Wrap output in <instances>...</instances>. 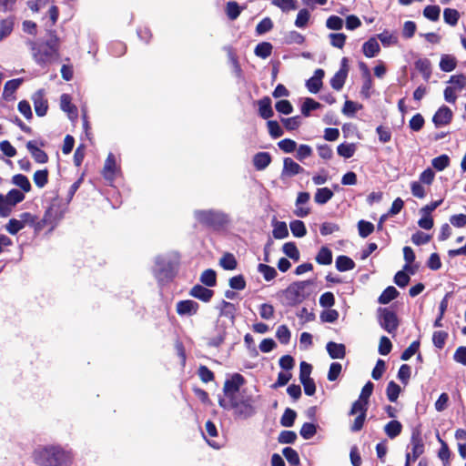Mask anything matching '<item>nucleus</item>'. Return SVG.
Wrapping results in <instances>:
<instances>
[{"mask_svg": "<svg viewBox=\"0 0 466 466\" xmlns=\"http://www.w3.org/2000/svg\"><path fill=\"white\" fill-rule=\"evenodd\" d=\"M334 196L333 191L329 187H320L316 190L314 201L319 205L328 203Z\"/></svg>", "mask_w": 466, "mask_h": 466, "instance_id": "cd10ccee", "label": "nucleus"}, {"mask_svg": "<svg viewBox=\"0 0 466 466\" xmlns=\"http://www.w3.org/2000/svg\"><path fill=\"white\" fill-rule=\"evenodd\" d=\"M359 235L361 238L369 237L374 231V225L366 220H360L358 222Z\"/></svg>", "mask_w": 466, "mask_h": 466, "instance_id": "69168bd1", "label": "nucleus"}, {"mask_svg": "<svg viewBox=\"0 0 466 466\" xmlns=\"http://www.w3.org/2000/svg\"><path fill=\"white\" fill-rule=\"evenodd\" d=\"M309 18H310L309 11L306 8L300 9L297 15V17L295 20V25L299 28H304L307 26Z\"/></svg>", "mask_w": 466, "mask_h": 466, "instance_id": "680f3d73", "label": "nucleus"}, {"mask_svg": "<svg viewBox=\"0 0 466 466\" xmlns=\"http://www.w3.org/2000/svg\"><path fill=\"white\" fill-rule=\"evenodd\" d=\"M272 161L268 152H258L253 157V165L257 170H264Z\"/></svg>", "mask_w": 466, "mask_h": 466, "instance_id": "4be33fe9", "label": "nucleus"}, {"mask_svg": "<svg viewBox=\"0 0 466 466\" xmlns=\"http://www.w3.org/2000/svg\"><path fill=\"white\" fill-rule=\"evenodd\" d=\"M276 337L281 344H288L290 340V331L286 325H280L276 331Z\"/></svg>", "mask_w": 466, "mask_h": 466, "instance_id": "338daca9", "label": "nucleus"}, {"mask_svg": "<svg viewBox=\"0 0 466 466\" xmlns=\"http://www.w3.org/2000/svg\"><path fill=\"white\" fill-rule=\"evenodd\" d=\"M35 114L38 116H45L48 110V101L46 98V94L44 89H39L32 95L31 97Z\"/></svg>", "mask_w": 466, "mask_h": 466, "instance_id": "1a4fd4ad", "label": "nucleus"}, {"mask_svg": "<svg viewBox=\"0 0 466 466\" xmlns=\"http://www.w3.org/2000/svg\"><path fill=\"white\" fill-rule=\"evenodd\" d=\"M258 114L263 119H268L273 115V109L271 106V99L268 96H264L258 101Z\"/></svg>", "mask_w": 466, "mask_h": 466, "instance_id": "5701e85b", "label": "nucleus"}, {"mask_svg": "<svg viewBox=\"0 0 466 466\" xmlns=\"http://www.w3.org/2000/svg\"><path fill=\"white\" fill-rule=\"evenodd\" d=\"M452 111L447 106H441L432 117V122L436 127L446 126L452 120Z\"/></svg>", "mask_w": 466, "mask_h": 466, "instance_id": "f8f14e48", "label": "nucleus"}, {"mask_svg": "<svg viewBox=\"0 0 466 466\" xmlns=\"http://www.w3.org/2000/svg\"><path fill=\"white\" fill-rule=\"evenodd\" d=\"M305 169L291 157H285L283 159V167L281 171V177H292L296 175L301 174Z\"/></svg>", "mask_w": 466, "mask_h": 466, "instance_id": "ddd939ff", "label": "nucleus"}, {"mask_svg": "<svg viewBox=\"0 0 466 466\" xmlns=\"http://www.w3.org/2000/svg\"><path fill=\"white\" fill-rule=\"evenodd\" d=\"M189 295L203 302H209L214 296V290L204 287L200 284H196L189 290Z\"/></svg>", "mask_w": 466, "mask_h": 466, "instance_id": "2eb2a0df", "label": "nucleus"}, {"mask_svg": "<svg viewBox=\"0 0 466 466\" xmlns=\"http://www.w3.org/2000/svg\"><path fill=\"white\" fill-rule=\"evenodd\" d=\"M440 68L443 72H451L457 66V59L452 55L444 54L441 56Z\"/></svg>", "mask_w": 466, "mask_h": 466, "instance_id": "a878e982", "label": "nucleus"}, {"mask_svg": "<svg viewBox=\"0 0 466 466\" xmlns=\"http://www.w3.org/2000/svg\"><path fill=\"white\" fill-rule=\"evenodd\" d=\"M34 461L39 466H66L68 456L58 447H46L34 452Z\"/></svg>", "mask_w": 466, "mask_h": 466, "instance_id": "f03ea898", "label": "nucleus"}, {"mask_svg": "<svg viewBox=\"0 0 466 466\" xmlns=\"http://www.w3.org/2000/svg\"><path fill=\"white\" fill-rule=\"evenodd\" d=\"M199 279L207 287H215L217 285V272L212 268L205 269Z\"/></svg>", "mask_w": 466, "mask_h": 466, "instance_id": "c9c22d12", "label": "nucleus"}, {"mask_svg": "<svg viewBox=\"0 0 466 466\" xmlns=\"http://www.w3.org/2000/svg\"><path fill=\"white\" fill-rule=\"evenodd\" d=\"M12 183L20 187L23 193H28L32 189L29 179L23 174H16L13 176Z\"/></svg>", "mask_w": 466, "mask_h": 466, "instance_id": "473e14b6", "label": "nucleus"}, {"mask_svg": "<svg viewBox=\"0 0 466 466\" xmlns=\"http://www.w3.org/2000/svg\"><path fill=\"white\" fill-rule=\"evenodd\" d=\"M198 309L199 304L192 299L179 300L176 305V311L179 316H193Z\"/></svg>", "mask_w": 466, "mask_h": 466, "instance_id": "9b49d317", "label": "nucleus"}, {"mask_svg": "<svg viewBox=\"0 0 466 466\" xmlns=\"http://www.w3.org/2000/svg\"><path fill=\"white\" fill-rule=\"evenodd\" d=\"M304 42H305V36L295 30L289 31L284 36V43L287 45H292V44L302 45Z\"/></svg>", "mask_w": 466, "mask_h": 466, "instance_id": "6e6d98bb", "label": "nucleus"}, {"mask_svg": "<svg viewBox=\"0 0 466 466\" xmlns=\"http://www.w3.org/2000/svg\"><path fill=\"white\" fill-rule=\"evenodd\" d=\"M244 7L240 6L236 1H228L226 4V15L231 21L236 20L241 14Z\"/></svg>", "mask_w": 466, "mask_h": 466, "instance_id": "7c9ffc66", "label": "nucleus"}, {"mask_svg": "<svg viewBox=\"0 0 466 466\" xmlns=\"http://www.w3.org/2000/svg\"><path fill=\"white\" fill-rule=\"evenodd\" d=\"M361 66L365 67V78L361 86L360 94L364 98L368 99L371 95L370 90L372 88V79L367 65L361 62Z\"/></svg>", "mask_w": 466, "mask_h": 466, "instance_id": "c756f323", "label": "nucleus"}, {"mask_svg": "<svg viewBox=\"0 0 466 466\" xmlns=\"http://www.w3.org/2000/svg\"><path fill=\"white\" fill-rule=\"evenodd\" d=\"M310 280L295 281L288 286L287 289L282 290V294L285 298L286 304L290 307H295L302 303L309 296L306 293V288L311 285Z\"/></svg>", "mask_w": 466, "mask_h": 466, "instance_id": "39448f33", "label": "nucleus"}, {"mask_svg": "<svg viewBox=\"0 0 466 466\" xmlns=\"http://www.w3.org/2000/svg\"><path fill=\"white\" fill-rule=\"evenodd\" d=\"M25 147L36 163L45 164L48 161V155L46 151L40 148V147H45V142L43 140H30L26 143Z\"/></svg>", "mask_w": 466, "mask_h": 466, "instance_id": "6e6552de", "label": "nucleus"}, {"mask_svg": "<svg viewBox=\"0 0 466 466\" xmlns=\"http://www.w3.org/2000/svg\"><path fill=\"white\" fill-rule=\"evenodd\" d=\"M348 59L346 57H343L341 60V67L339 71L335 73V75L330 79V86L333 89L339 91L347 79L348 76Z\"/></svg>", "mask_w": 466, "mask_h": 466, "instance_id": "9d476101", "label": "nucleus"}, {"mask_svg": "<svg viewBox=\"0 0 466 466\" xmlns=\"http://www.w3.org/2000/svg\"><path fill=\"white\" fill-rule=\"evenodd\" d=\"M310 198V195L309 192H299L298 194L296 199V209L294 210V214L299 218H305L310 213V208L309 207H301V205L309 202Z\"/></svg>", "mask_w": 466, "mask_h": 466, "instance_id": "f3484780", "label": "nucleus"}, {"mask_svg": "<svg viewBox=\"0 0 466 466\" xmlns=\"http://www.w3.org/2000/svg\"><path fill=\"white\" fill-rule=\"evenodd\" d=\"M315 259L319 265H330L332 263V252L328 247H321Z\"/></svg>", "mask_w": 466, "mask_h": 466, "instance_id": "4c0bfd02", "label": "nucleus"}, {"mask_svg": "<svg viewBox=\"0 0 466 466\" xmlns=\"http://www.w3.org/2000/svg\"><path fill=\"white\" fill-rule=\"evenodd\" d=\"M451 164L450 157L446 154H442L431 160V166L437 171H442L447 168Z\"/></svg>", "mask_w": 466, "mask_h": 466, "instance_id": "49530a36", "label": "nucleus"}, {"mask_svg": "<svg viewBox=\"0 0 466 466\" xmlns=\"http://www.w3.org/2000/svg\"><path fill=\"white\" fill-rule=\"evenodd\" d=\"M441 7L439 5H427L423 9V15L430 21L436 22L440 19Z\"/></svg>", "mask_w": 466, "mask_h": 466, "instance_id": "13d9d810", "label": "nucleus"}, {"mask_svg": "<svg viewBox=\"0 0 466 466\" xmlns=\"http://www.w3.org/2000/svg\"><path fill=\"white\" fill-rule=\"evenodd\" d=\"M380 324L389 333L394 332L398 328L397 315L387 309L382 310Z\"/></svg>", "mask_w": 466, "mask_h": 466, "instance_id": "4468645a", "label": "nucleus"}, {"mask_svg": "<svg viewBox=\"0 0 466 466\" xmlns=\"http://www.w3.org/2000/svg\"><path fill=\"white\" fill-rule=\"evenodd\" d=\"M449 83L452 85L454 89L461 90L466 86V76L463 74L451 76Z\"/></svg>", "mask_w": 466, "mask_h": 466, "instance_id": "774afa93", "label": "nucleus"}, {"mask_svg": "<svg viewBox=\"0 0 466 466\" xmlns=\"http://www.w3.org/2000/svg\"><path fill=\"white\" fill-rule=\"evenodd\" d=\"M15 18L13 16L1 20L0 22V41L7 37L13 31Z\"/></svg>", "mask_w": 466, "mask_h": 466, "instance_id": "72a5a7b5", "label": "nucleus"}, {"mask_svg": "<svg viewBox=\"0 0 466 466\" xmlns=\"http://www.w3.org/2000/svg\"><path fill=\"white\" fill-rule=\"evenodd\" d=\"M380 51V45L374 37L370 38L362 46V52L364 56L369 58L376 56Z\"/></svg>", "mask_w": 466, "mask_h": 466, "instance_id": "393cba45", "label": "nucleus"}, {"mask_svg": "<svg viewBox=\"0 0 466 466\" xmlns=\"http://www.w3.org/2000/svg\"><path fill=\"white\" fill-rule=\"evenodd\" d=\"M244 391L241 394H238V397L232 399L226 402V400L222 398L218 400V404L223 409H232L234 410V415L238 418L247 419L255 414V408L253 406V399L251 396H245Z\"/></svg>", "mask_w": 466, "mask_h": 466, "instance_id": "7ed1b4c3", "label": "nucleus"}, {"mask_svg": "<svg viewBox=\"0 0 466 466\" xmlns=\"http://www.w3.org/2000/svg\"><path fill=\"white\" fill-rule=\"evenodd\" d=\"M116 163L115 156L112 153H109L105 160L102 176L106 180L113 181L116 176Z\"/></svg>", "mask_w": 466, "mask_h": 466, "instance_id": "a211bd4d", "label": "nucleus"}, {"mask_svg": "<svg viewBox=\"0 0 466 466\" xmlns=\"http://www.w3.org/2000/svg\"><path fill=\"white\" fill-rule=\"evenodd\" d=\"M431 211L426 209V207H422L419 210V214L420 215V218L418 221V225L420 228L429 230L433 228L434 222L431 217Z\"/></svg>", "mask_w": 466, "mask_h": 466, "instance_id": "b1692460", "label": "nucleus"}, {"mask_svg": "<svg viewBox=\"0 0 466 466\" xmlns=\"http://www.w3.org/2000/svg\"><path fill=\"white\" fill-rule=\"evenodd\" d=\"M326 350L331 359H344L346 356V347L342 343L329 341L326 345Z\"/></svg>", "mask_w": 466, "mask_h": 466, "instance_id": "aec40b11", "label": "nucleus"}, {"mask_svg": "<svg viewBox=\"0 0 466 466\" xmlns=\"http://www.w3.org/2000/svg\"><path fill=\"white\" fill-rule=\"evenodd\" d=\"M67 210V203L58 197L54 198L49 207L46 209L44 215L53 223L55 227L64 218Z\"/></svg>", "mask_w": 466, "mask_h": 466, "instance_id": "423d86ee", "label": "nucleus"}, {"mask_svg": "<svg viewBox=\"0 0 466 466\" xmlns=\"http://www.w3.org/2000/svg\"><path fill=\"white\" fill-rule=\"evenodd\" d=\"M46 41H30L33 58L40 66L51 64L59 58L60 39L56 30L47 31Z\"/></svg>", "mask_w": 466, "mask_h": 466, "instance_id": "f257e3e1", "label": "nucleus"}, {"mask_svg": "<svg viewBox=\"0 0 466 466\" xmlns=\"http://www.w3.org/2000/svg\"><path fill=\"white\" fill-rule=\"evenodd\" d=\"M412 459L415 461L424 452V443L418 429H414L411 434Z\"/></svg>", "mask_w": 466, "mask_h": 466, "instance_id": "6ab92c4d", "label": "nucleus"}, {"mask_svg": "<svg viewBox=\"0 0 466 466\" xmlns=\"http://www.w3.org/2000/svg\"><path fill=\"white\" fill-rule=\"evenodd\" d=\"M321 107L320 103L315 101L313 98L307 97L305 98L302 106H301V114L308 117L310 116L311 110H316Z\"/></svg>", "mask_w": 466, "mask_h": 466, "instance_id": "a18cd8bd", "label": "nucleus"}, {"mask_svg": "<svg viewBox=\"0 0 466 466\" xmlns=\"http://www.w3.org/2000/svg\"><path fill=\"white\" fill-rule=\"evenodd\" d=\"M5 197L7 198V201L12 205L13 208L25 199V194L16 188L9 190Z\"/></svg>", "mask_w": 466, "mask_h": 466, "instance_id": "4d7b16f0", "label": "nucleus"}, {"mask_svg": "<svg viewBox=\"0 0 466 466\" xmlns=\"http://www.w3.org/2000/svg\"><path fill=\"white\" fill-rule=\"evenodd\" d=\"M272 51H273V46L271 43L269 42H261V43H258L255 49H254V54L258 56V57H260L262 59H266L268 57H269L272 54Z\"/></svg>", "mask_w": 466, "mask_h": 466, "instance_id": "2f4dec72", "label": "nucleus"}, {"mask_svg": "<svg viewBox=\"0 0 466 466\" xmlns=\"http://www.w3.org/2000/svg\"><path fill=\"white\" fill-rule=\"evenodd\" d=\"M194 218L202 226L219 230L228 222V215L217 209H199L194 212Z\"/></svg>", "mask_w": 466, "mask_h": 466, "instance_id": "20e7f679", "label": "nucleus"}, {"mask_svg": "<svg viewBox=\"0 0 466 466\" xmlns=\"http://www.w3.org/2000/svg\"><path fill=\"white\" fill-rule=\"evenodd\" d=\"M291 233L296 238H302L307 234V228L303 221L293 220L289 224Z\"/></svg>", "mask_w": 466, "mask_h": 466, "instance_id": "8fccbe9b", "label": "nucleus"}, {"mask_svg": "<svg viewBox=\"0 0 466 466\" xmlns=\"http://www.w3.org/2000/svg\"><path fill=\"white\" fill-rule=\"evenodd\" d=\"M219 265L226 270H233L237 268L238 262L232 253H225L219 259Z\"/></svg>", "mask_w": 466, "mask_h": 466, "instance_id": "58836bf2", "label": "nucleus"}, {"mask_svg": "<svg viewBox=\"0 0 466 466\" xmlns=\"http://www.w3.org/2000/svg\"><path fill=\"white\" fill-rule=\"evenodd\" d=\"M282 454L291 466H299L300 464L299 453L295 449L286 447L282 450Z\"/></svg>", "mask_w": 466, "mask_h": 466, "instance_id": "79ce46f5", "label": "nucleus"}, {"mask_svg": "<svg viewBox=\"0 0 466 466\" xmlns=\"http://www.w3.org/2000/svg\"><path fill=\"white\" fill-rule=\"evenodd\" d=\"M385 433L390 439H394L399 436L402 431V425L398 420H390L384 427Z\"/></svg>", "mask_w": 466, "mask_h": 466, "instance_id": "f704fd0d", "label": "nucleus"}, {"mask_svg": "<svg viewBox=\"0 0 466 466\" xmlns=\"http://www.w3.org/2000/svg\"><path fill=\"white\" fill-rule=\"evenodd\" d=\"M325 76V72L321 68L315 70L314 75L306 82V86L310 93L316 94L322 87V79Z\"/></svg>", "mask_w": 466, "mask_h": 466, "instance_id": "dca6fc26", "label": "nucleus"}, {"mask_svg": "<svg viewBox=\"0 0 466 466\" xmlns=\"http://www.w3.org/2000/svg\"><path fill=\"white\" fill-rule=\"evenodd\" d=\"M296 418L297 412L290 408H287L280 418V424L283 427H292L294 425Z\"/></svg>", "mask_w": 466, "mask_h": 466, "instance_id": "3c124183", "label": "nucleus"}, {"mask_svg": "<svg viewBox=\"0 0 466 466\" xmlns=\"http://www.w3.org/2000/svg\"><path fill=\"white\" fill-rule=\"evenodd\" d=\"M361 104L356 103L351 100H346L342 107V113L348 116H353L358 110L362 109Z\"/></svg>", "mask_w": 466, "mask_h": 466, "instance_id": "052dcab7", "label": "nucleus"}, {"mask_svg": "<svg viewBox=\"0 0 466 466\" xmlns=\"http://www.w3.org/2000/svg\"><path fill=\"white\" fill-rule=\"evenodd\" d=\"M258 271L263 275L266 281L274 279L278 275L275 268L263 263L258 265Z\"/></svg>", "mask_w": 466, "mask_h": 466, "instance_id": "09e8293b", "label": "nucleus"}, {"mask_svg": "<svg viewBox=\"0 0 466 466\" xmlns=\"http://www.w3.org/2000/svg\"><path fill=\"white\" fill-rule=\"evenodd\" d=\"M49 172L47 168L36 170L33 176V180L35 186L43 188L48 183Z\"/></svg>", "mask_w": 466, "mask_h": 466, "instance_id": "a19ab883", "label": "nucleus"}, {"mask_svg": "<svg viewBox=\"0 0 466 466\" xmlns=\"http://www.w3.org/2000/svg\"><path fill=\"white\" fill-rule=\"evenodd\" d=\"M237 309L231 302L222 300L220 304V316H224L231 320L235 319Z\"/></svg>", "mask_w": 466, "mask_h": 466, "instance_id": "37998d69", "label": "nucleus"}, {"mask_svg": "<svg viewBox=\"0 0 466 466\" xmlns=\"http://www.w3.org/2000/svg\"><path fill=\"white\" fill-rule=\"evenodd\" d=\"M246 382L245 378L240 373H234L230 379H228L224 382L223 392L224 395L231 400L238 397L240 387Z\"/></svg>", "mask_w": 466, "mask_h": 466, "instance_id": "0eeeda50", "label": "nucleus"}, {"mask_svg": "<svg viewBox=\"0 0 466 466\" xmlns=\"http://www.w3.org/2000/svg\"><path fill=\"white\" fill-rule=\"evenodd\" d=\"M272 235L277 239H282L289 236L287 224L283 221H277L274 224Z\"/></svg>", "mask_w": 466, "mask_h": 466, "instance_id": "603ef678", "label": "nucleus"}, {"mask_svg": "<svg viewBox=\"0 0 466 466\" xmlns=\"http://www.w3.org/2000/svg\"><path fill=\"white\" fill-rule=\"evenodd\" d=\"M398 295L399 291L396 289V288L393 286H389L382 291L378 299V301L380 304L385 305L396 299Z\"/></svg>", "mask_w": 466, "mask_h": 466, "instance_id": "e433bc0d", "label": "nucleus"}, {"mask_svg": "<svg viewBox=\"0 0 466 466\" xmlns=\"http://www.w3.org/2000/svg\"><path fill=\"white\" fill-rule=\"evenodd\" d=\"M284 254L294 261H299L300 258L299 250L294 242H287L283 245Z\"/></svg>", "mask_w": 466, "mask_h": 466, "instance_id": "c03bdc74", "label": "nucleus"}, {"mask_svg": "<svg viewBox=\"0 0 466 466\" xmlns=\"http://www.w3.org/2000/svg\"><path fill=\"white\" fill-rule=\"evenodd\" d=\"M317 433V426L311 422L302 424L299 434L304 440L311 439Z\"/></svg>", "mask_w": 466, "mask_h": 466, "instance_id": "bf43d9fd", "label": "nucleus"}, {"mask_svg": "<svg viewBox=\"0 0 466 466\" xmlns=\"http://www.w3.org/2000/svg\"><path fill=\"white\" fill-rule=\"evenodd\" d=\"M400 393V387L395 381L390 380L386 389V395L390 402H395Z\"/></svg>", "mask_w": 466, "mask_h": 466, "instance_id": "864d4df0", "label": "nucleus"}, {"mask_svg": "<svg viewBox=\"0 0 466 466\" xmlns=\"http://www.w3.org/2000/svg\"><path fill=\"white\" fill-rule=\"evenodd\" d=\"M355 266L353 259L348 256L340 255L336 258V268L340 272L352 270Z\"/></svg>", "mask_w": 466, "mask_h": 466, "instance_id": "c85d7f7f", "label": "nucleus"}, {"mask_svg": "<svg viewBox=\"0 0 466 466\" xmlns=\"http://www.w3.org/2000/svg\"><path fill=\"white\" fill-rule=\"evenodd\" d=\"M356 151V146L353 143L347 144L342 143L338 146L337 152L340 157H343L345 158H350L353 157Z\"/></svg>", "mask_w": 466, "mask_h": 466, "instance_id": "5fc2aeb1", "label": "nucleus"}, {"mask_svg": "<svg viewBox=\"0 0 466 466\" xmlns=\"http://www.w3.org/2000/svg\"><path fill=\"white\" fill-rule=\"evenodd\" d=\"M22 82V78L11 79L5 82L3 91L4 97L7 98L13 96V94L18 89Z\"/></svg>", "mask_w": 466, "mask_h": 466, "instance_id": "ea45409f", "label": "nucleus"}, {"mask_svg": "<svg viewBox=\"0 0 466 466\" xmlns=\"http://www.w3.org/2000/svg\"><path fill=\"white\" fill-rule=\"evenodd\" d=\"M272 4L279 7L283 12H289L298 8L297 0H273Z\"/></svg>", "mask_w": 466, "mask_h": 466, "instance_id": "e2e57ef3", "label": "nucleus"}, {"mask_svg": "<svg viewBox=\"0 0 466 466\" xmlns=\"http://www.w3.org/2000/svg\"><path fill=\"white\" fill-rule=\"evenodd\" d=\"M274 26V24L270 17L263 18L256 26V33L258 35H264L269 32Z\"/></svg>", "mask_w": 466, "mask_h": 466, "instance_id": "0e129e2a", "label": "nucleus"}, {"mask_svg": "<svg viewBox=\"0 0 466 466\" xmlns=\"http://www.w3.org/2000/svg\"><path fill=\"white\" fill-rule=\"evenodd\" d=\"M416 69L422 75L425 81H429L431 76V63L428 58H420L415 63Z\"/></svg>", "mask_w": 466, "mask_h": 466, "instance_id": "bb28decb", "label": "nucleus"}, {"mask_svg": "<svg viewBox=\"0 0 466 466\" xmlns=\"http://www.w3.org/2000/svg\"><path fill=\"white\" fill-rule=\"evenodd\" d=\"M444 22L451 26H455L460 19V13L453 8H445L443 11Z\"/></svg>", "mask_w": 466, "mask_h": 466, "instance_id": "de8ad7c7", "label": "nucleus"}, {"mask_svg": "<svg viewBox=\"0 0 466 466\" xmlns=\"http://www.w3.org/2000/svg\"><path fill=\"white\" fill-rule=\"evenodd\" d=\"M60 107L66 112L69 117L77 116V107L72 103V97L68 94H62L60 96Z\"/></svg>", "mask_w": 466, "mask_h": 466, "instance_id": "412c9836", "label": "nucleus"}]
</instances>
